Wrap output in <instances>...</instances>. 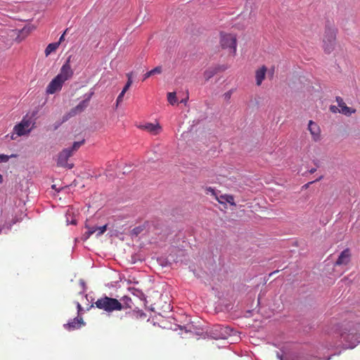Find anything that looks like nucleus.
<instances>
[{"label": "nucleus", "mask_w": 360, "mask_h": 360, "mask_svg": "<svg viewBox=\"0 0 360 360\" xmlns=\"http://www.w3.org/2000/svg\"><path fill=\"white\" fill-rule=\"evenodd\" d=\"M71 56H70L66 60L65 63L62 65L59 74L57 77L65 82L70 79L73 75V70L70 66Z\"/></svg>", "instance_id": "8"}, {"label": "nucleus", "mask_w": 360, "mask_h": 360, "mask_svg": "<svg viewBox=\"0 0 360 360\" xmlns=\"http://www.w3.org/2000/svg\"><path fill=\"white\" fill-rule=\"evenodd\" d=\"M30 27H25L22 30L21 32H26V33H28L30 32Z\"/></svg>", "instance_id": "37"}, {"label": "nucleus", "mask_w": 360, "mask_h": 360, "mask_svg": "<svg viewBox=\"0 0 360 360\" xmlns=\"http://www.w3.org/2000/svg\"><path fill=\"white\" fill-rule=\"evenodd\" d=\"M352 254L349 248L344 250L335 262V266L347 265L351 261Z\"/></svg>", "instance_id": "10"}, {"label": "nucleus", "mask_w": 360, "mask_h": 360, "mask_svg": "<svg viewBox=\"0 0 360 360\" xmlns=\"http://www.w3.org/2000/svg\"><path fill=\"white\" fill-rule=\"evenodd\" d=\"M266 68L264 65H262L259 69H257L255 72V79L256 84L257 86H260L265 79V75L266 73Z\"/></svg>", "instance_id": "16"}, {"label": "nucleus", "mask_w": 360, "mask_h": 360, "mask_svg": "<svg viewBox=\"0 0 360 360\" xmlns=\"http://www.w3.org/2000/svg\"><path fill=\"white\" fill-rule=\"evenodd\" d=\"M123 299H124V300H126L127 301H129V302H131V298H129V297H126V296H125V297H123Z\"/></svg>", "instance_id": "40"}, {"label": "nucleus", "mask_w": 360, "mask_h": 360, "mask_svg": "<svg viewBox=\"0 0 360 360\" xmlns=\"http://www.w3.org/2000/svg\"><path fill=\"white\" fill-rule=\"evenodd\" d=\"M232 91H229L224 94V97L226 101H229L231 97Z\"/></svg>", "instance_id": "28"}, {"label": "nucleus", "mask_w": 360, "mask_h": 360, "mask_svg": "<svg viewBox=\"0 0 360 360\" xmlns=\"http://www.w3.org/2000/svg\"><path fill=\"white\" fill-rule=\"evenodd\" d=\"M9 157L6 155H0V162H6L8 160Z\"/></svg>", "instance_id": "26"}, {"label": "nucleus", "mask_w": 360, "mask_h": 360, "mask_svg": "<svg viewBox=\"0 0 360 360\" xmlns=\"http://www.w3.org/2000/svg\"><path fill=\"white\" fill-rule=\"evenodd\" d=\"M84 325V322L83 319L82 317H77L67 324H65L64 327L68 330H73L81 328Z\"/></svg>", "instance_id": "14"}, {"label": "nucleus", "mask_w": 360, "mask_h": 360, "mask_svg": "<svg viewBox=\"0 0 360 360\" xmlns=\"http://www.w3.org/2000/svg\"><path fill=\"white\" fill-rule=\"evenodd\" d=\"M130 290H132V293L134 295H136V296H139V295H142V292L140 290H136V289H134V288H131Z\"/></svg>", "instance_id": "32"}, {"label": "nucleus", "mask_w": 360, "mask_h": 360, "mask_svg": "<svg viewBox=\"0 0 360 360\" xmlns=\"http://www.w3.org/2000/svg\"><path fill=\"white\" fill-rule=\"evenodd\" d=\"M216 200L217 202L221 205H226L225 202L229 203L231 205L236 206V203L234 202V198L232 195H216Z\"/></svg>", "instance_id": "17"}, {"label": "nucleus", "mask_w": 360, "mask_h": 360, "mask_svg": "<svg viewBox=\"0 0 360 360\" xmlns=\"http://www.w3.org/2000/svg\"><path fill=\"white\" fill-rule=\"evenodd\" d=\"M322 179H323V176H321L319 178H318L315 181H310V182L306 184L305 185L303 186V187L305 188H307L309 187V184H313V183H314L316 181H319L321 180Z\"/></svg>", "instance_id": "27"}, {"label": "nucleus", "mask_w": 360, "mask_h": 360, "mask_svg": "<svg viewBox=\"0 0 360 360\" xmlns=\"http://www.w3.org/2000/svg\"><path fill=\"white\" fill-rule=\"evenodd\" d=\"M323 42V48L325 53H330L333 51L336 44V31L331 28L326 29Z\"/></svg>", "instance_id": "4"}, {"label": "nucleus", "mask_w": 360, "mask_h": 360, "mask_svg": "<svg viewBox=\"0 0 360 360\" xmlns=\"http://www.w3.org/2000/svg\"><path fill=\"white\" fill-rule=\"evenodd\" d=\"M77 309H78L79 312L82 310V307L81 304L79 302H77Z\"/></svg>", "instance_id": "38"}, {"label": "nucleus", "mask_w": 360, "mask_h": 360, "mask_svg": "<svg viewBox=\"0 0 360 360\" xmlns=\"http://www.w3.org/2000/svg\"><path fill=\"white\" fill-rule=\"evenodd\" d=\"M127 81H132L133 72H130L126 74Z\"/></svg>", "instance_id": "33"}, {"label": "nucleus", "mask_w": 360, "mask_h": 360, "mask_svg": "<svg viewBox=\"0 0 360 360\" xmlns=\"http://www.w3.org/2000/svg\"><path fill=\"white\" fill-rule=\"evenodd\" d=\"M276 272H278V271H274L273 273H271V274H276Z\"/></svg>", "instance_id": "44"}, {"label": "nucleus", "mask_w": 360, "mask_h": 360, "mask_svg": "<svg viewBox=\"0 0 360 360\" xmlns=\"http://www.w3.org/2000/svg\"><path fill=\"white\" fill-rule=\"evenodd\" d=\"M150 71L152 76L155 75H159L162 72V68L161 66H158Z\"/></svg>", "instance_id": "23"}, {"label": "nucleus", "mask_w": 360, "mask_h": 360, "mask_svg": "<svg viewBox=\"0 0 360 360\" xmlns=\"http://www.w3.org/2000/svg\"><path fill=\"white\" fill-rule=\"evenodd\" d=\"M107 226H108L107 224H105L104 226H96V228H97L96 236H100L103 233H104L107 229Z\"/></svg>", "instance_id": "22"}, {"label": "nucleus", "mask_w": 360, "mask_h": 360, "mask_svg": "<svg viewBox=\"0 0 360 360\" xmlns=\"http://www.w3.org/2000/svg\"><path fill=\"white\" fill-rule=\"evenodd\" d=\"M3 182V176L2 175L0 174V184H1Z\"/></svg>", "instance_id": "41"}, {"label": "nucleus", "mask_w": 360, "mask_h": 360, "mask_svg": "<svg viewBox=\"0 0 360 360\" xmlns=\"http://www.w3.org/2000/svg\"><path fill=\"white\" fill-rule=\"evenodd\" d=\"M84 143V140L81 141H75L74 142L71 148H69L70 150H72V154L76 152L83 144Z\"/></svg>", "instance_id": "21"}, {"label": "nucleus", "mask_w": 360, "mask_h": 360, "mask_svg": "<svg viewBox=\"0 0 360 360\" xmlns=\"http://www.w3.org/2000/svg\"><path fill=\"white\" fill-rule=\"evenodd\" d=\"M142 230H143V229L141 226H138L133 229V232L135 234L138 235L139 233H140L142 231Z\"/></svg>", "instance_id": "31"}, {"label": "nucleus", "mask_w": 360, "mask_h": 360, "mask_svg": "<svg viewBox=\"0 0 360 360\" xmlns=\"http://www.w3.org/2000/svg\"><path fill=\"white\" fill-rule=\"evenodd\" d=\"M207 192H210L216 199V195H218L217 194V193L215 192L214 188L209 187L207 188Z\"/></svg>", "instance_id": "29"}, {"label": "nucleus", "mask_w": 360, "mask_h": 360, "mask_svg": "<svg viewBox=\"0 0 360 360\" xmlns=\"http://www.w3.org/2000/svg\"><path fill=\"white\" fill-rule=\"evenodd\" d=\"M308 130L309 131L314 141L321 140V129L319 126L312 120H309L308 124Z\"/></svg>", "instance_id": "11"}, {"label": "nucleus", "mask_w": 360, "mask_h": 360, "mask_svg": "<svg viewBox=\"0 0 360 360\" xmlns=\"http://www.w3.org/2000/svg\"><path fill=\"white\" fill-rule=\"evenodd\" d=\"M338 333L348 348L355 347L360 342V315L355 313L347 314L339 325Z\"/></svg>", "instance_id": "1"}, {"label": "nucleus", "mask_w": 360, "mask_h": 360, "mask_svg": "<svg viewBox=\"0 0 360 360\" xmlns=\"http://www.w3.org/2000/svg\"><path fill=\"white\" fill-rule=\"evenodd\" d=\"M339 108L335 105H330V110L333 112V113H336V112H339Z\"/></svg>", "instance_id": "30"}, {"label": "nucleus", "mask_w": 360, "mask_h": 360, "mask_svg": "<svg viewBox=\"0 0 360 360\" xmlns=\"http://www.w3.org/2000/svg\"><path fill=\"white\" fill-rule=\"evenodd\" d=\"M125 304L126 308H131V305L128 302H126ZM94 306L108 313H110L114 311H120L125 308L124 305L122 304L118 300L108 296H104L98 299L91 305V307Z\"/></svg>", "instance_id": "2"}, {"label": "nucleus", "mask_w": 360, "mask_h": 360, "mask_svg": "<svg viewBox=\"0 0 360 360\" xmlns=\"http://www.w3.org/2000/svg\"><path fill=\"white\" fill-rule=\"evenodd\" d=\"M64 83V81L56 76L47 86L46 90V93L49 94H53L56 91L61 90Z\"/></svg>", "instance_id": "9"}, {"label": "nucleus", "mask_w": 360, "mask_h": 360, "mask_svg": "<svg viewBox=\"0 0 360 360\" xmlns=\"http://www.w3.org/2000/svg\"><path fill=\"white\" fill-rule=\"evenodd\" d=\"M33 124L32 118L24 117L18 124L15 126L14 131L19 136L25 135L32 130Z\"/></svg>", "instance_id": "5"}, {"label": "nucleus", "mask_w": 360, "mask_h": 360, "mask_svg": "<svg viewBox=\"0 0 360 360\" xmlns=\"http://www.w3.org/2000/svg\"><path fill=\"white\" fill-rule=\"evenodd\" d=\"M127 316L133 317L136 314H138V312H135L134 311H129L126 314Z\"/></svg>", "instance_id": "36"}, {"label": "nucleus", "mask_w": 360, "mask_h": 360, "mask_svg": "<svg viewBox=\"0 0 360 360\" xmlns=\"http://www.w3.org/2000/svg\"><path fill=\"white\" fill-rule=\"evenodd\" d=\"M167 101L171 105H174L177 102L176 93L175 92H169L167 94Z\"/></svg>", "instance_id": "20"}, {"label": "nucleus", "mask_w": 360, "mask_h": 360, "mask_svg": "<svg viewBox=\"0 0 360 360\" xmlns=\"http://www.w3.org/2000/svg\"><path fill=\"white\" fill-rule=\"evenodd\" d=\"M72 155V150L69 148H65L59 153L57 160V166L72 169L74 167L72 163H68L70 157Z\"/></svg>", "instance_id": "7"}, {"label": "nucleus", "mask_w": 360, "mask_h": 360, "mask_svg": "<svg viewBox=\"0 0 360 360\" xmlns=\"http://www.w3.org/2000/svg\"><path fill=\"white\" fill-rule=\"evenodd\" d=\"M133 81H127L125 86L123 88L124 92H127L132 84Z\"/></svg>", "instance_id": "25"}, {"label": "nucleus", "mask_w": 360, "mask_h": 360, "mask_svg": "<svg viewBox=\"0 0 360 360\" xmlns=\"http://www.w3.org/2000/svg\"><path fill=\"white\" fill-rule=\"evenodd\" d=\"M68 29H66L65 31L64 32V33L60 36L59 41H58V42H59V44L64 40V35L68 32Z\"/></svg>", "instance_id": "35"}, {"label": "nucleus", "mask_w": 360, "mask_h": 360, "mask_svg": "<svg viewBox=\"0 0 360 360\" xmlns=\"http://www.w3.org/2000/svg\"><path fill=\"white\" fill-rule=\"evenodd\" d=\"M140 129L146 130L153 135L158 134L161 131V127L159 124L146 123L141 125Z\"/></svg>", "instance_id": "15"}, {"label": "nucleus", "mask_w": 360, "mask_h": 360, "mask_svg": "<svg viewBox=\"0 0 360 360\" xmlns=\"http://www.w3.org/2000/svg\"><path fill=\"white\" fill-rule=\"evenodd\" d=\"M55 187H56V186H55V185H53V186H52V188H55Z\"/></svg>", "instance_id": "45"}, {"label": "nucleus", "mask_w": 360, "mask_h": 360, "mask_svg": "<svg viewBox=\"0 0 360 360\" xmlns=\"http://www.w3.org/2000/svg\"><path fill=\"white\" fill-rule=\"evenodd\" d=\"M59 46V42H55L49 44L46 49H45V54L46 56H49L52 52L55 51Z\"/></svg>", "instance_id": "19"}, {"label": "nucleus", "mask_w": 360, "mask_h": 360, "mask_svg": "<svg viewBox=\"0 0 360 360\" xmlns=\"http://www.w3.org/2000/svg\"><path fill=\"white\" fill-rule=\"evenodd\" d=\"M237 40L235 35L231 34L221 33L220 45L222 49L229 54L234 56L236 53Z\"/></svg>", "instance_id": "3"}, {"label": "nucleus", "mask_w": 360, "mask_h": 360, "mask_svg": "<svg viewBox=\"0 0 360 360\" xmlns=\"http://www.w3.org/2000/svg\"><path fill=\"white\" fill-rule=\"evenodd\" d=\"M226 70V66L225 65H216L213 67H210L207 68L203 73V76L206 81H208L211 79L214 75L217 74L219 72H223Z\"/></svg>", "instance_id": "12"}, {"label": "nucleus", "mask_w": 360, "mask_h": 360, "mask_svg": "<svg viewBox=\"0 0 360 360\" xmlns=\"http://www.w3.org/2000/svg\"><path fill=\"white\" fill-rule=\"evenodd\" d=\"M152 75L150 73V71H148L144 75H143V81L146 80V79H148V77H151Z\"/></svg>", "instance_id": "34"}, {"label": "nucleus", "mask_w": 360, "mask_h": 360, "mask_svg": "<svg viewBox=\"0 0 360 360\" xmlns=\"http://www.w3.org/2000/svg\"><path fill=\"white\" fill-rule=\"evenodd\" d=\"M126 92H124V91L122 90L121 91V93L119 94V96H117V106L119 105L120 103H121L122 101V98H123V96L124 95Z\"/></svg>", "instance_id": "24"}, {"label": "nucleus", "mask_w": 360, "mask_h": 360, "mask_svg": "<svg viewBox=\"0 0 360 360\" xmlns=\"http://www.w3.org/2000/svg\"><path fill=\"white\" fill-rule=\"evenodd\" d=\"M94 94V91H91L88 94H85V98L83 101H82L77 106L72 108L67 116L73 117L77 114L82 112L88 107L89 101L91 97L93 96Z\"/></svg>", "instance_id": "6"}, {"label": "nucleus", "mask_w": 360, "mask_h": 360, "mask_svg": "<svg viewBox=\"0 0 360 360\" xmlns=\"http://www.w3.org/2000/svg\"><path fill=\"white\" fill-rule=\"evenodd\" d=\"M85 227L87 229V231H86L84 233V240H87L88 238H90V236L91 235H93L94 233H96L97 228H96V226H89L87 224H86Z\"/></svg>", "instance_id": "18"}, {"label": "nucleus", "mask_w": 360, "mask_h": 360, "mask_svg": "<svg viewBox=\"0 0 360 360\" xmlns=\"http://www.w3.org/2000/svg\"><path fill=\"white\" fill-rule=\"evenodd\" d=\"M316 171V168H311V169L309 171V172L310 174H314Z\"/></svg>", "instance_id": "39"}, {"label": "nucleus", "mask_w": 360, "mask_h": 360, "mask_svg": "<svg viewBox=\"0 0 360 360\" xmlns=\"http://www.w3.org/2000/svg\"><path fill=\"white\" fill-rule=\"evenodd\" d=\"M188 99V97L186 99H183L181 101V103H186Z\"/></svg>", "instance_id": "42"}, {"label": "nucleus", "mask_w": 360, "mask_h": 360, "mask_svg": "<svg viewBox=\"0 0 360 360\" xmlns=\"http://www.w3.org/2000/svg\"><path fill=\"white\" fill-rule=\"evenodd\" d=\"M336 101L338 104L340 113H342L347 116H349L356 112L355 109L347 106L346 103L344 102L343 99L341 97L337 96Z\"/></svg>", "instance_id": "13"}, {"label": "nucleus", "mask_w": 360, "mask_h": 360, "mask_svg": "<svg viewBox=\"0 0 360 360\" xmlns=\"http://www.w3.org/2000/svg\"><path fill=\"white\" fill-rule=\"evenodd\" d=\"M140 316H146V314L141 312V313L140 314Z\"/></svg>", "instance_id": "43"}]
</instances>
